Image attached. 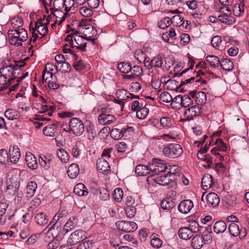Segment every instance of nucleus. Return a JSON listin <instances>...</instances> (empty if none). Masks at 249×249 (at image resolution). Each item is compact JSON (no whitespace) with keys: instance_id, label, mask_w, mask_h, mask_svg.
Returning <instances> with one entry per match:
<instances>
[{"instance_id":"nucleus-1","label":"nucleus","mask_w":249,"mask_h":249,"mask_svg":"<svg viewBox=\"0 0 249 249\" xmlns=\"http://www.w3.org/2000/svg\"><path fill=\"white\" fill-rule=\"evenodd\" d=\"M23 61H13L12 63H5L4 65L0 68V73L3 76L13 81L19 75L21 68L25 65Z\"/></svg>"},{"instance_id":"nucleus-2","label":"nucleus","mask_w":249,"mask_h":249,"mask_svg":"<svg viewBox=\"0 0 249 249\" xmlns=\"http://www.w3.org/2000/svg\"><path fill=\"white\" fill-rule=\"evenodd\" d=\"M8 37L10 45L19 47L21 46L22 43L28 39V33L24 28H21L18 30H9Z\"/></svg>"},{"instance_id":"nucleus-3","label":"nucleus","mask_w":249,"mask_h":249,"mask_svg":"<svg viewBox=\"0 0 249 249\" xmlns=\"http://www.w3.org/2000/svg\"><path fill=\"white\" fill-rule=\"evenodd\" d=\"M78 32H72L71 34L67 36L65 40L70 43L71 47H75L82 51H86L87 41L88 40L83 35L79 36Z\"/></svg>"},{"instance_id":"nucleus-4","label":"nucleus","mask_w":249,"mask_h":249,"mask_svg":"<svg viewBox=\"0 0 249 249\" xmlns=\"http://www.w3.org/2000/svg\"><path fill=\"white\" fill-rule=\"evenodd\" d=\"M164 155L169 158L174 159L179 157L183 153L181 146L177 143H171L163 149Z\"/></svg>"},{"instance_id":"nucleus-5","label":"nucleus","mask_w":249,"mask_h":249,"mask_svg":"<svg viewBox=\"0 0 249 249\" xmlns=\"http://www.w3.org/2000/svg\"><path fill=\"white\" fill-rule=\"evenodd\" d=\"M66 217V213L63 212L57 213L47 227L49 228L48 231H51L52 229L58 230L61 228L64 223Z\"/></svg>"},{"instance_id":"nucleus-6","label":"nucleus","mask_w":249,"mask_h":249,"mask_svg":"<svg viewBox=\"0 0 249 249\" xmlns=\"http://www.w3.org/2000/svg\"><path fill=\"white\" fill-rule=\"evenodd\" d=\"M149 168L150 172L158 175L159 173L166 172L167 166L164 161L159 159H153L149 163Z\"/></svg>"},{"instance_id":"nucleus-7","label":"nucleus","mask_w":249,"mask_h":249,"mask_svg":"<svg viewBox=\"0 0 249 249\" xmlns=\"http://www.w3.org/2000/svg\"><path fill=\"white\" fill-rule=\"evenodd\" d=\"M69 125L71 132L75 136H80L84 131V124L79 118H71L69 121Z\"/></svg>"},{"instance_id":"nucleus-8","label":"nucleus","mask_w":249,"mask_h":249,"mask_svg":"<svg viewBox=\"0 0 249 249\" xmlns=\"http://www.w3.org/2000/svg\"><path fill=\"white\" fill-rule=\"evenodd\" d=\"M86 238V232L82 230H77L71 234L68 240V244L71 246L76 245Z\"/></svg>"},{"instance_id":"nucleus-9","label":"nucleus","mask_w":249,"mask_h":249,"mask_svg":"<svg viewBox=\"0 0 249 249\" xmlns=\"http://www.w3.org/2000/svg\"><path fill=\"white\" fill-rule=\"evenodd\" d=\"M80 30L82 33L83 36L88 40L91 41L93 42L95 41V39L93 38V37L96 36L97 31L94 26L90 24L82 25L80 27Z\"/></svg>"},{"instance_id":"nucleus-10","label":"nucleus","mask_w":249,"mask_h":249,"mask_svg":"<svg viewBox=\"0 0 249 249\" xmlns=\"http://www.w3.org/2000/svg\"><path fill=\"white\" fill-rule=\"evenodd\" d=\"M117 227L126 232H133L137 229V225L134 222L120 221L116 223Z\"/></svg>"},{"instance_id":"nucleus-11","label":"nucleus","mask_w":249,"mask_h":249,"mask_svg":"<svg viewBox=\"0 0 249 249\" xmlns=\"http://www.w3.org/2000/svg\"><path fill=\"white\" fill-rule=\"evenodd\" d=\"M226 13H224L223 10L221 12V14L218 16V19L221 22L227 25H231L234 24L235 22V18L231 16V10L228 8L225 9Z\"/></svg>"},{"instance_id":"nucleus-12","label":"nucleus","mask_w":249,"mask_h":249,"mask_svg":"<svg viewBox=\"0 0 249 249\" xmlns=\"http://www.w3.org/2000/svg\"><path fill=\"white\" fill-rule=\"evenodd\" d=\"M165 172L160 173L158 176H154L152 180L160 185L166 186L169 184L174 180L167 173Z\"/></svg>"},{"instance_id":"nucleus-13","label":"nucleus","mask_w":249,"mask_h":249,"mask_svg":"<svg viewBox=\"0 0 249 249\" xmlns=\"http://www.w3.org/2000/svg\"><path fill=\"white\" fill-rule=\"evenodd\" d=\"M162 58L160 55H156L153 57L152 59L145 61V67L149 70L152 69L161 68L162 65Z\"/></svg>"},{"instance_id":"nucleus-14","label":"nucleus","mask_w":249,"mask_h":249,"mask_svg":"<svg viewBox=\"0 0 249 249\" xmlns=\"http://www.w3.org/2000/svg\"><path fill=\"white\" fill-rule=\"evenodd\" d=\"M48 24L49 21L43 23L41 18L38 19L37 21L36 22L34 29L41 36L39 37L40 39H41L48 33V29L47 24Z\"/></svg>"},{"instance_id":"nucleus-15","label":"nucleus","mask_w":249,"mask_h":249,"mask_svg":"<svg viewBox=\"0 0 249 249\" xmlns=\"http://www.w3.org/2000/svg\"><path fill=\"white\" fill-rule=\"evenodd\" d=\"M98 123L100 124L105 125L113 124L116 121V118L112 115L102 112L98 117Z\"/></svg>"},{"instance_id":"nucleus-16","label":"nucleus","mask_w":249,"mask_h":249,"mask_svg":"<svg viewBox=\"0 0 249 249\" xmlns=\"http://www.w3.org/2000/svg\"><path fill=\"white\" fill-rule=\"evenodd\" d=\"M132 129V127L126 126V127H122L121 128H113L110 132L111 137L115 140H119L122 138L124 133L127 131L130 132Z\"/></svg>"},{"instance_id":"nucleus-17","label":"nucleus","mask_w":249,"mask_h":249,"mask_svg":"<svg viewBox=\"0 0 249 249\" xmlns=\"http://www.w3.org/2000/svg\"><path fill=\"white\" fill-rule=\"evenodd\" d=\"M194 207V203L190 199L181 201L178 205V211L182 213H187Z\"/></svg>"},{"instance_id":"nucleus-18","label":"nucleus","mask_w":249,"mask_h":249,"mask_svg":"<svg viewBox=\"0 0 249 249\" xmlns=\"http://www.w3.org/2000/svg\"><path fill=\"white\" fill-rule=\"evenodd\" d=\"M78 219L77 216L70 217L65 223L63 230L65 233H66L74 229L78 225Z\"/></svg>"},{"instance_id":"nucleus-19","label":"nucleus","mask_w":249,"mask_h":249,"mask_svg":"<svg viewBox=\"0 0 249 249\" xmlns=\"http://www.w3.org/2000/svg\"><path fill=\"white\" fill-rule=\"evenodd\" d=\"M11 178L6 182V189L5 192L10 196H15L19 191V183L18 182L12 183Z\"/></svg>"},{"instance_id":"nucleus-20","label":"nucleus","mask_w":249,"mask_h":249,"mask_svg":"<svg viewBox=\"0 0 249 249\" xmlns=\"http://www.w3.org/2000/svg\"><path fill=\"white\" fill-rule=\"evenodd\" d=\"M9 155L10 161L13 163H17L20 157V152L17 146L14 145L9 149Z\"/></svg>"},{"instance_id":"nucleus-21","label":"nucleus","mask_w":249,"mask_h":249,"mask_svg":"<svg viewBox=\"0 0 249 249\" xmlns=\"http://www.w3.org/2000/svg\"><path fill=\"white\" fill-rule=\"evenodd\" d=\"M51 15H53V17H55L56 22H58V25H60L62 22L65 20L67 15H69L68 13L65 11H62L61 10H53L50 9Z\"/></svg>"},{"instance_id":"nucleus-22","label":"nucleus","mask_w":249,"mask_h":249,"mask_svg":"<svg viewBox=\"0 0 249 249\" xmlns=\"http://www.w3.org/2000/svg\"><path fill=\"white\" fill-rule=\"evenodd\" d=\"M216 146L211 150V153L213 155L218 154L219 152H226L227 150V146L221 139H217L215 141Z\"/></svg>"},{"instance_id":"nucleus-23","label":"nucleus","mask_w":249,"mask_h":249,"mask_svg":"<svg viewBox=\"0 0 249 249\" xmlns=\"http://www.w3.org/2000/svg\"><path fill=\"white\" fill-rule=\"evenodd\" d=\"M97 169L102 173L107 172L109 168V165L108 161L105 158H101L97 160Z\"/></svg>"},{"instance_id":"nucleus-24","label":"nucleus","mask_w":249,"mask_h":249,"mask_svg":"<svg viewBox=\"0 0 249 249\" xmlns=\"http://www.w3.org/2000/svg\"><path fill=\"white\" fill-rule=\"evenodd\" d=\"M25 161L27 165L31 169L34 170L37 168L38 164L35 156L31 152L26 153Z\"/></svg>"},{"instance_id":"nucleus-25","label":"nucleus","mask_w":249,"mask_h":249,"mask_svg":"<svg viewBox=\"0 0 249 249\" xmlns=\"http://www.w3.org/2000/svg\"><path fill=\"white\" fill-rule=\"evenodd\" d=\"M200 107L198 106H193L187 109L184 112V115L187 118V120H192L194 117L200 114Z\"/></svg>"},{"instance_id":"nucleus-26","label":"nucleus","mask_w":249,"mask_h":249,"mask_svg":"<svg viewBox=\"0 0 249 249\" xmlns=\"http://www.w3.org/2000/svg\"><path fill=\"white\" fill-rule=\"evenodd\" d=\"M213 183L212 176L209 174H205L202 178V188L204 190H208L213 186Z\"/></svg>"},{"instance_id":"nucleus-27","label":"nucleus","mask_w":249,"mask_h":249,"mask_svg":"<svg viewBox=\"0 0 249 249\" xmlns=\"http://www.w3.org/2000/svg\"><path fill=\"white\" fill-rule=\"evenodd\" d=\"M208 204L212 206H216L220 202L218 196L214 193H211L206 196Z\"/></svg>"},{"instance_id":"nucleus-28","label":"nucleus","mask_w":249,"mask_h":249,"mask_svg":"<svg viewBox=\"0 0 249 249\" xmlns=\"http://www.w3.org/2000/svg\"><path fill=\"white\" fill-rule=\"evenodd\" d=\"M58 126L56 124H52L45 126L43 131L45 135L49 137H54Z\"/></svg>"},{"instance_id":"nucleus-29","label":"nucleus","mask_w":249,"mask_h":249,"mask_svg":"<svg viewBox=\"0 0 249 249\" xmlns=\"http://www.w3.org/2000/svg\"><path fill=\"white\" fill-rule=\"evenodd\" d=\"M204 245L202 236L196 235L192 240V246L194 249H200Z\"/></svg>"},{"instance_id":"nucleus-30","label":"nucleus","mask_w":249,"mask_h":249,"mask_svg":"<svg viewBox=\"0 0 249 249\" xmlns=\"http://www.w3.org/2000/svg\"><path fill=\"white\" fill-rule=\"evenodd\" d=\"M36 188L37 184L35 182H29L26 187V197L28 198L32 197L34 195Z\"/></svg>"},{"instance_id":"nucleus-31","label":"nucleus","mask_w":249,"mask_h":249,"mask_svg":"<svg viewBox=\"0 0 249 249\" xmlns=\"http://www.w3.org/2000/svg\"><path fill=\"white\" fill-rule=\"evenodd\" d=\"M67 173L71 178H75L79 173V168L76 163L71 164L68 168Z\"/></svg>"},{"instance_id":"nucleus-32","label":"nucleus","mask_w":249,"mask_h":249,"mask_svg":"<svg viewBox=\"0 0 249 249\" xmlns=\"http://www.w3.org/2000/svg\"><path fill=\"white\" fill-rule=\"evenodd\" d=\"M37 108L39 110L40 113L47 112L45 115H47L48 116H51L52 115L53 111L55 109V107L52 105L45 104L38 106Z\"/></svg>"},{"instance_id":"nucleus-33","label":"nucleus","mask_w":249,"mask_h":249,"mask_svg":"<svg viewBox=\"0 0 249 249\" xmlns=\"http://www.w3.org/2000/svg\"><path fill=\"white\" fill-rule=\"evenodd\" d=\"M35 219L38 225L42 226L47 225L49 221L48 216L43 212L37 213L35 216Z\"/></svg>"},{"instance_id":"nucleus-34","label":"nucleus","mask_w":249,"mask_h":249,"mask_svg":"<svg viewBox=\"0 0 249 249\" xmlns=\"http://www.w3.org/2000/svg\"><path fill=\"white\" fill-rule=\"evenodd\" d=\"M204 73L202 70H198L197 72L196 75V78L195 77H191L190 78H189L188 79H185L184 81H181V85H184L186 84L190 83H193L194 81L195 82H199L201 81V82L203 84H205L206 83V81L203 79H201V78L199 77L198 78V76L200 75H204Z\"/></svg>"},{"instance_id":"nucleus-35","label":"nucleus","mask_w":249,"mask_h":249,"mask_svg":"<svg viewBox=\"0 0 249 249\" xmlns=\"http://www.w3.org/2000/svg\"><path fill=\"white\" fill-rule=\"evenodd\" d=\"M74 193L79 196H86L89 192L88 189L82 183L77 184L74 188Z\"/></svg>"},{"instance_id":"nucleus-36","label":"nucleus","mask_w":249,"mask_h":249,"mask_svg":"<svg viewBox=\"0 0 249 249\" xmlns=\"http://www.w3.org/2000/svg\"><path fill=\"white\" fill-rule=\"evenodd\" d=\"M227 229V225L223 221H218L216 222L213 226V231L216 234H220L224 232Z\"/></svg>"},{"instance_id":"nucleus-37","label":"nucleus","mask_w":249,"mask_h":249,"mask_svg":"<svg viewBox=\"0 0 249 249\" xmlns=\"http://www.w3.org/2000/svg\"><path fill=\"white\" fill-rule=\"evenodd\" d=\"M135 173L139 176H146L150 173L149 168V164L147 166L140 164L137 165L135 168Z\"/></svg>"},{"instance_id":"nucleus-38","label":"nucleus","mask_w":249,"mask_h":249,"mask_svg":"<svg viewBox=\"0 0 249 249\" xmlns=\"http://www.w3.org/2000/svg\"><path fill=\"white\" fill-rule=\"evenodd\" d=\"M4 116L9 120L18 119L21 116L18 111L12 109H7L4 113Z\"/></svg>"},{"instance_id":"nucleus-39","label":"nucleus","mask_w":249,"mask_h":249,"mask_svg":"<svg viewBox=\"0 0 249 249\" xmlns=\"http://www.w3.org/2000/svg\"><path fill=\"white\" fill-rule=\"evenodd\" d=\"M11 24L13 28L12 30L21 29L23 24V21L21 18L15 17L11 19Z\"/></svg>"},{"instance_id":"nucleus-40","label":"nucleus","mask_w":249,"mask_h":249,"mask_svg":"<svg viewBox=\"0 0 249 249\" xmlns=\"http://www.w3.org/2000/svg\"><path fill=\"white\" fill-rule=\"evenodd\" d=\"M178 233L179 237L183 240H188L193 235L192 232L187 227L180 228Z\"/></svg>"},{"instance_id":"nucleus-41","label":"nucleus","mask_w":249,"mask_h":249,"mask_svg":"<svg viewBox=\"0 0 249 249\" xmlns=\"http://www.w3.org/2000/svg\"><path fill=\"white\" fill-rule=\"evenodd\" d=\"M8 207V204L5 201L0 202V223L4 224L6 220V216H4L5 212Z\"/></svg>"},{"instance_id":"nucleus-42","label":"nucleus","mask_w":249,"mask_h":249,"mask_svg":"<svg viewBox=\"0 0 249 249\" xmlns=\"http://www.w3.org/2000/svg\"><path fill=\"white\" fill-rule=\"evenodd\" d=\"M206 60L210 66L213 68H216L220 65V60L218 57L215 55H208L206 57Z\"/></svg>"},{"instance_id":"nucleus-43","label":"nucleus","mask_w":249,"mask_h":249,"mask_svg":"<svg viewBox=\"0 0 249 249\" xmlns=\"http://www.w3.org/2000/svg\"><path fill=\"white\" fill-rule=\"evenodd\" d=\"M150 244L153 248L159 249L161 247L162 241L157 234H152L150 236Z\"/></svg>"},{"instance_id":"nucleus-44","label":"nucleus","mask_w":249,"mask_h":249,"mask_svg":"<svg viewBox=\"0 0 249 249\" xmlns=\"http://www.w3.org/2000/svg\"><path fill=\"white\" fill-rule=\"evenodd\" d=\"M118 69L122 73H128L131 71L132 66L129 62H122L118 64Z\"/></svg>"},{"instance_id":"nucleus-45","label":"nucleus","mask_w":249,"mask_h":249,"mask_svg":"<svg viewBox=\"0 0 249 249\" xmlns=\"http://www.w3.org/2000/svg\"><path fill=\"white\" fill-rule=\"evenodd\" d=\"M166 170H167V173L173 180H175L176 177L178 176L179 175L178 167L176 165H170L169 167H167Z\"/></svg>"},{"instance_id":"nucleus-46","label":"nucleus","mask_w":249,"mask_h":249,"mask_svg":"<svg viewBox=\"0 0 249 249\" xmlns=\"http://www.w3.org/2000/svg\"><path fill=\"white\" fill-rule=\"evenodd\" d=\"M220 66L224 70L227 71H230L233 68L232 62L228 59L222 60L220 63Z\"/></svg>"},{"instance_id":"nucleus-47","label":"nucleus","mask_w":249,"mask_h":249,"mask_svg":"<svg viewBox=\"0 0 249 249\" xmlns=\"http://www.w3.org/2000/svg\"><path fill=\"white\" fill-rule=\"evenodd\" d=\"M172 24L171 18L169 17H166L162 18L158 22V26L160 29H165L169 27Z\"/></svg>"},{"instance_id":"nucleus-48","label":"nucleus","mask_w":249,"mask_h":249,"mask_svg":"<svg viewBox=\"0 0 249 249\" xmlns=\"http://www.w3.org/2000/svg\"><path fill=\"white\" fill-rule=\"evenodd\" d=\"M171 20L172 21V24L176 27L180 26L184 24L183 18L179 15L174 16L171 18Z\"/></svg>"},{"instance_id":"nucleus-49","label":"nucleus","mask_w":249,"mask_h":249,"mask_svg":"<svg viewBox=\"0 0 249 249\" xmlns=\"http://www.w3.org/2000/svg\"><path fill=\"white\" fill-rule=\"evenodd\" d=\"M57 155L62 162L66 163L69 160L68 153L63 149H58L57 151Z\"/></svg>"},{"instance_id":"nucleus-50","label":"nucleus","mask_w":249,"mask_h":249,"mask_svg":"<svg viewBox=\"0 0 249 249\" xmlns=\"http://www.w3.org/2000/svg\"><path fill=\"white\" fill-rule=\"evenodd\" d=\"M160 125L165 129L171 128L173 126L171 118L168 117H161L160 119Z\"/></svg>"},{"instance_id":"nucleus-51","label":"nucleus","mask_w":249,"mask_h":249,"mask_svg":"<svg viewBox=\"0 0 249 249\" xmlns=\"http://www.w3.org/2000/svg\"><path fill=\"white\" fill-rule=\"evenodd\" d=\"M12 81L9 80L6 77L0 75V90H3L9 86Z\"/></svg>"},{"instance_id":"nucleus-52","label":"nucleus","mask_w":249,"mask_h":249,"mask_svg":"<svg viewBox=\"0 0 249 249\" xmlns=\"http://www.w3.org/2000/svg\"><path fill=\"white\" fill-rule=\"evenodd\" d=\"M40 165L45 170L48 169L51 165L52 160L48 159L46 156H40L39 158Z\"/></svg>"},{"instance_id":"nucleus-53","label":"nucleus","mask_w":249,"mask_h":249,"mask_svg":"<svg viewBox=\"0 0 249 249\" xmlns=\"http://www.w3.org/2000/svg\"><path fill=\"white\" fill-rule=\"evenodd\" d=\"M127 91L123 89H119L116 91V97L120 100L119 101V103L120 105L122 104V100L127 99Z\"/></svg>"},{"instance_id":"nucleus-54","label":"nucleus","mask_w":249,"mask_h":249,"mask_svg":"<svg viewBox=\"0 0 249 249\" xmlns=\"http://www.w3.org/2000/svg\"><path fill=\"white\" fill-rule=\"evenodd\" d=\"M123 195V191L121 188H117L113 191V198L117 202H120L122 201Z\"/></svg>"},{"instance_id":"nucleus-55","label":"nucleus","mask_w":249,"mask_h":249,"mask_svg":"<svg viewBox=\"0 0 249 249\" xmlns=\"http://www.w3.org/2000/svg\"><path fill=\"white\" fill-rule=\"evenodd\" d=\"M229 231L231 234L234 237L238 236L240 233L239 228L237 224L231 223L229 226Z\"/></svg>"},{"instance_id":"nucleus-56","label":"nucleus","mask_w":249,"mask_h":249,"mask_svg":"<svg viewBox=\"0 0 249 249\" xmlns=\"http://www.w3.org/2000/svg\"><path fill=\"white\" fill-rule=\"evenodd\" d=\"M244 4H235L233 6L232 12L234 16L239 17L244 13Z\"/></svg>"},{"instance_id":"nucleus-57","label":"nucleus","mask_w":249,"mask_h":249,"mask_svg":"<svg viewBox=\"0 0 249 249\" xmlns=\"http://www.w3.org/2000/svg\"><path fill=\"white\" fill-rule=\"evenodd\" d=\"M196 103L199 105L204 104L207 100L206 95L203 91H199L196 93Z\"/></svg>"},{"instance_id":"nucleus-58","label":"nucleus","mask_w":249,"mask_h":249,"mask_svg":"<svg viewBox=\"0 0 249 249\" xmlns=\"http://www.w3.org/2000/svg\"><path fill=\"white\" fill-rule=\"evenodd\" d=\"M65 6V11L68 13L72 8L77 6L75 0H63Z\"/></svg>"},{"instance_id":"nucleus-59","label":"nucleus","mask_w":249,"mask_h":249,"mask_svg":"<svg viewBox=\"0 0 249 249\" xmlns=\"http://www.w3.org/2000/svg\"><path fill=\"white\" fill-rule=\"evenodd\" d=\"M149 109L145 107H142L140 109L138 110L136 112L137 117L141 120L144 119L148 115Z\"/></svg>"},{"instance_id":"nucleus-60","label":"nucleus","mask_w":249,"mask_h":249,"mask_svg":"<svg viewBox=\"0 0 249 249\" xmlns=\"http://www.w3.org/2000/svg\"><path fill=\"white\" fill-rule=\"evenodd\" d=\"M80 14L84 17L89 18L93 15V11L91 9L86 6H83L79 8Z\"/></svg>"},{"instance_id":"nucleus-61","label":"nucleus","mask_w":249,"mask_h":249,"mask_svg":"<svg viewBox=\"0 0 249 249\" xmlns=\"http://www.w3.org/2000/svg\"><path fill=\"white\" fill-rule=\"evenodd\" d=\"M213 158L209 155L206 154V157L202 160L204 163H201L202 165L205 168H211L213 165Z\"/></svg>"},{"instance_id":"nucleus-62","label":"nucleus","mask_w":249,"mask_h":249,"mask_svg":"<svg viewBox=\"0 0 249 249\" xmlns=\"http://www.w3.org/2000/svg\"><path fill=\"white\" fill-rule=\"evenodd\" d=\"M222 40L221 37L219 36H215L213 37L211 40L212 45L216 49H220V46L222 43Z\"/></svg>"},{"instance_id":"nucleus-63","label":"nucleus","mask_w":249,"mask_h":249,"mask_svg":"<svg viewBox=\"0 0 249 249\" xmlns=\"http://www.w3.org/2000/svg\"><path fill=\"white\" fill-rule=\"evenodd\" d=\"M134 57L140 62L143 61L145 63V61H146L145 54L141 50H137L135 51L134 53Z\"/></svg>"},{"instance_id":"nucleus-64","label":"nucleus","mask_w":249,"mask_h":249,"mask_svg":"<svg viewBox=\"0 0 249 249\" xmlns=\"http://www.w3.org/2000/svg\"><path fill=\"white\" fill-rule=\"evenodd\" d=\"M93 242L92 240H87L80 243L77 249H89L93 246Z\"/></svg>"}]
</instances>
